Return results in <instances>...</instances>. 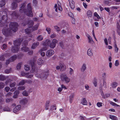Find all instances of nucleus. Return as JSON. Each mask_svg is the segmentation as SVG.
<instances>
[{
	"mask_svg": "<svg viewBox=\"0 0 120 120\" xmlns=\"http://www.w3.org/2000/svg\"><path fill=\"white\" fill-rule=\"evenodd\" d=\"M1 20L0 19V23L4 26L2 30V34L6 36H8L11 35L12 34V30L14 32H15L17 30L18 24L15 22H11L10 23L9 27L10 29L8 28V23L7 20L4 21V16H2L1 17Z\"/></svg>",
	"mask_w": 120,
	"mask_h": 120,
	"instance_id": "f257e3e1",
	"label": "nucleus"
},
{
	"mask_svg": "<svg viewBox=\"0 0 120 120\" xmlns=\"http://www.w3.org/2000/svg\"><path fill=\"white\" fill-rule=\"evenodd\" d=\"M26 3H24L21 4L20 5V11L22 13L24 12V14L30 16H33L32 12V8L31 4H28L26 8L25 7L26 5Z\"/></svg>",
	"mask_w": 120,
	"mask_h": 120,
	"instance_id": "f03ea898",
	"label": "nucleus"
},
{
	"mask_svg": "<svg viewBox=\"0 0 120 120\" xmlns=\"http://www.w3.org/2000/svg\"><path fill=\"white\" fill-rule=\"evenodd\" d=\"M22 41V39L20 38L13 41L14 46H13L11 49V51L14 53H17L20 48V45Z\"/></svg>",
	"mask_w": 120,
	"mask_h": 120,
	"instance_id": "7ed1b4c3",
	"label": "nucleus"
},
{
	"mask_svg": "<svg viewBox=\"0 0 120 120\" xmlns=\"http://www.w3.org/2000/svg\"><path fill=\"white\" fill-rule=\"evenodd\" d=\"M28 41H27L26 40L22 43V47L21 48V50L22 51L25 52H28L29 50V48L27 47L26 46L28 45Z\"/></svg>",
	"mask_w": 120,
	"mask_h": 120,
	"instance_id": "20e7f679",
	"label": "nucleus"
},
{
	"mask_svg": "<svg viewBox=\"0 0 120 120\" xmlns=\"http://www.w3.org/2000/svg\"><path fill=\"white\" fill-rule=\"evenodd\" d=\"M39 73V72L38 71L34 73L35 76L38 78H41V77L46 78L48 75L47 73H45V74H41L40 75Z\"/></svg>",
	"mask_w": 120,
	"mask_h": 120,
	"instance_id": "39448f33",
	"label": "nucleus"
},
{
	"mask_svg": "<svg viewBox=\"0 0 120 120\" xmlns=\"http://www.w3.org/2000/svg\"><path fill=\"white\" fill-rule=\"evenodd\" d=\"M61 79L63 81H65L66 83L70 82V79L65 75H62L61 76Z\"/></svg>",
	"mask_w": 120,
	"mask_h": 120,
	"instance_id": "423d86ee",
	"label": "nucleus"
},
{
	"mask_svg": "<svg viewBox=\"0 0 120 120\" xmlns=\"http://www.w3.org/2000/svg\"><path fill=\"white\" fill-rule=\"evenodd\" d=\"M20 2V1L18 0H14L11 4V7L12 9H16L17 7V3H19Z\"/></svg>",
	"mask_w": 120,
	"mask_h": 120,
	"instance_id": "0eeeda50",
	"label": "nucleus"
},
{
	"mask_svg": "<svg viewBox=\"0 0 120 120\" xmlns=\"http://www.w3.org/2000/svg\"><path fill=\"white\" fill-rule=\"evenodd\" d=\"M54 54V51L53 50L50 49L47 50L46 52V55L48 57H50Z\"/></svg>",
	"mask_w": 120,
	"mask_h": 120,
	"instance_id": "6e6552de",
	"label": "nucleus"
},
{
	"mask_svg": "<svg viewBox=\"0 0 120 120\" xmlns=\"http://www.w3.org/2000/svg\"><path fill=\"white\" fill-rule=\"evenodd\" d=\"M57 4L58 5V6H57V5L56 4L54 6V8H55V11L56 12H57V8H58L59 10L60 11H62V8L61 7V4L60 2H58Z\"/></svg>",
	"mask_w": 120,
	"mask_h": 120,
	"instance_id": "1a4fd4ad",
	"label": "nucleus"
},
{
	"mask_svg": "<svg viewBox=\"0 0 120 120\" xmlns=\"http://www.w3.org/2000/svg\"><path fill=\"white\" fill-rule=\"evenodd\" d=\"M58 42L57 40L56 39H53L52 41V42H51L50 46L51 48L53 49L55 47L56 44Z\"/></svg>",
	"mask_w": 120,
	"mask_h": 120,
	"instance_id": "9d476101",
	"label": "nucleus"
},
{
	"mask_svg": "<svg viewBox=\"0 0 120 120\" xmlns=\"http://www.w3.org/2000/svg\"><path fill=\"white\" fill-rule=\"evenodd\" d=\"M21 107L20 105H18L16 106L13 109V112L17 114L18 113V111L20 110Z\"/></svg>",
	"mask_w": 120,
	"mask_h": 120,
	"instance_id": "9b49d317",
	"label": "nucleus"
},
{
	"mask_svg": "<svg viewBox=\"0 0 120 120\" xmlns=\"http://www.w3.org/2000/svg\"><path fill=\"white\" fill-rule=\"evenodd\" d=\"M0 14L1 16L3 15L2 16H4V21H5L6 20H7L8 18L6 11H0Z\"/></svg>",
	"mask_w": 120,
	"mask_h": 120,
	"instance_id": "f8f14e48",
	"label": "nucleus"
},
{
	"mask_svg": "<svg viewBox=\"0 0 120 120\" xmlns=\"http://www.w3.org/2000/svg\"><path fill=\"white\" fill-rule=\"evenodd\" d=\"M69 1L71 8L72 9H74L75 8L74 2L72 0H69Z\"/></svg>",
	"mask_w": 120,
	"mask_h": 120,
	"instance_id": "ddd939ff",
	"label": "nucleus"
},
{
	"mask_svg": "<svg viewBox=\"0 0 120 120\" xmlns=\"http://www.w3.org/2000/svg\"><path fill=\"white\" fill-rule=\"evenodd\" d=\"M87 36L88 40V42L90 43L93 44L94 43L91 37L89 34H87Z\"/></svg>",
	"mask_w": 120,
	"mask_h": 120,
	"instance_id": "4468645a",
	"label": "nucleus"
},
{
	"mask_svg": "<svg viewBox=\"0 0 120 120\" xmlns=\"http://www.w3.org/2000/svg\"><path fill=\"white\" fill-rule=\"evenodd\" d=\"M86 64L84 63L83 64L81 68V71L82 72H84L86 70Z\"/></svg>",
	"mask_w": 120,
	"mask_h": 120,
	"instance_id": "2eb2a0df",
	"label": "nucleus"
},
{
	"mask_svg": "<svg viewBox=\"0 0 120 120\" xmlns=\"http://www.w3.org/2000/svg\"><path fill=\"white\" fill-rule=\"evenodd\" d=\"M92 50L91 48H90L87 50V54L90 56H92L93 55Z\"/></svg>",
	"mask_w": 120,
	"mask_h": 120,
	"instance_id": "dca6fc26",
	"label": "nucleus"
},
{
	"mask_svg": "<svg viewBox=\"0 0 120 120\" xmlns=\"http://www.w3.org/2000/svg\"><path fill=\"white\" fill-rule=\"evenodd\" d=\"M103 86L102 85H101L100 87V90H102L103 87L104 88H106V87L107 86V83L106 81L104 80L103 81Z\"/></svg>",
	"mask_w": 120,
	"mask_h": 120,
	"instance_id": "f3484780",
	"label": "nucleus"
},
{
	"mask_svg": "<svg viewBox=\"0 0 120 120\" xmlns=\"http://www.w3.org/2000/svg\"><path fill=\"white\" fill-rule=\"evenodd\" d=\"M34 23V22L33 21H29L28 23V26L29 27H31L33 26Z\"/></svg>",
	"mask_w": 120,
	"mask_h": 120,
	"instance_id": "a211bd4d",
	"label": "nucleus"
},
{
	"mask_svg": "<svg viewBox=\"0 0 120 120\" xmlns=\"http://www.w3.org/2000/svg\"><path fill=\"white\" fill-rule=\"evenodd\" d=\"M39 43L38 42L33 43L31 47V49H35L39 45Z\"/></svg>",
	"mask_w": 120,
	"mask_h": 120,
	"instance_id": "6ab92c4d",
	"label": "nucleus"
},
{
	"mask_svg": "<svg viewBox=\"0 0 120 120\" xmlns=\"http://www.w3.org/2000/svg\"><path fill=\"white\" fill-rule=\"evenodd\" d=\"M8 78V76H6L2 75H0V80L3 81L6 80Z\"/></svg>",
	"mask_w": 120,
	"mask_h": 120,
	"instance_id": "aec40b11",
	"label": "nucleus"
},
{
	"mask_svg": "<svg viewBox=\"0 0 120 120\" xmlns=\"http://www.w3.org/2000/svg\"><path fill=\"white\" fill-rule=\"evenodd\" d=\"M117 32L118 34L120 35V26L118 22H117Z\"/></svg>",
	"mask_w": 120,
	"mask_h": 120,
	"instance_id": "412c9836",
	"label": "nucleus"
},
{
	"mask_svg": "<svg viewBox=\"0 0 120 120\" xmlns=\"http://www.w3.org/2000/svg\"><path fill=\"white\" fill-rule=\"evenodd\" d=\"M27 102L28 101L27 99H23L20 101V103L22 104H26Z\"/></svg>",
	"mask_w": 120,
	"mask_h": 120,
	"instance_id": "4be33fe9",
	"label": "nucleus"
},
{
	"mask_svg": "<svg viewBox=\"0 0 120 120\" xmlns=\"http://www.w3.org/2000/svg\"><path fill=\"white\" fill-rule=\"evenodd\" d=\"M4 100L3 98H0V109L2 108V105L4 104Z\"/></svg>",
	"mask_w": 120,
	"mask_h": 120,
	"instance_id": "5701e85b",
	"label": "nucleus"
},
{
	"mask_svg": "<svg viewBox=\"0 0 120 120\" xmlns=\"http://www.w3.org/2000/svg\"><path fill=\"white\" fill-rule=\"evenodd\" d=\"M19 92L18 91H16L14 93V95L13 98H18V95L19 94Z\"/></svg>",
	"mask_w": 120,
	"mask_h": 120,
	"instance_id": "b1692460",
	"label": "nucleus"
},
{
	"mask_svg": "<svg viewBox=\"0 0 120 120\" xmlns=\"http://www.w3.org/2000/svg\"><path fill=\"white\" fill-rule=\"evenodd\" d=\"M60 65L61 69L62 71H64L65 70L66 68V66L64 64H60Z\"/></svg>",
	"mask_w": 120,
	"mask_h": 120,
	"instance_id": "393cba45",
	"label": "nucleus"
},
{
	"mask_svg": "<svg viewBox=\"0 0 120 120\" xmlns=\"http://www.w3.org/2000/svg\"><path fill=\"white\" fill-rule=\"evenodd\" d=\"M51 41L49 39L46 40L45 42L44 45L46 46H50Z\"/></svg>",
	"mask_w": 120,
	"mask_h": 120,
	"instance_id": "a878e982",
	"label": "nucleus"
},
{
	"mask_svg": "<svg viewBox=\"0 0 120 120\" xmlns=\"http://www.w3.org/2000/svg\"><path fill=\"white\" fill-rule=\"evenodd\" d=\"M81 103L83 105H87V104L86 100L85 98L82 99Z\"/></svg>",
	"mask_w": 120,
	"mask_h": 120,
	"instance_id": "bb28decb",
	"label": "nucleus"
},
{
	"mask_svg": "<svg viewBox=\"0 0 120 120\" xmlns=\"http://www.w3.org/2000/svg\"><path fill=\"white\" fill-rule=\"evenodd\" d=\"M117 83L116 82H114L112 83L111 84V86L112 88H116L117 86Z\"/></svg>",
	"mask_w": 120,
	"mask_h": 120,
	"instance_id": "cd10ccee",
	"label": "nucleus"
},
{
	"mask_svg": "<svg viewBox=\"0 0 120 120\" xmlns=\"http://www.w3.org/2000/svg\"><path fill=\"white\" fill-rule=\"evenodd\" d=\"M17 56L16 55L13 56L10 58V61H13L15 60L17 58Z\"/></svg>",
	"mask_w": 120,
	"mask_h": 120,
	"instance_id": "c85d7f7f",
	"label": "nucleus"
},
{
	"mask_svg": "<svg viewBox=\"0 0 120 120\" xmlns=\"http://www.w3.org/2000/svg\"><path fill=\"white\" fill-rule=\"evenodd\" d=\"M27 81L24 80H22L20 81L19 84V85H24L26 82Z\"/></svg>",
	"mask_w": 120,
	"mask_h": 120,
	"instance_id": "c756f323",
	"label": "nucleus"
},
{
	"mask_svg": "<svg viewBox=\"0 0 120 120\" xmlns=\"http://www.w3.org/2000/svg\"><path fill=\"white\" fill-rule=\"evenodd\" d=\"M38 71L37 69H35V66H33L32 67L31 69V72L32 73L34 72L35 73L36 72H37Z\"/></svg>",
	"mask_w": 120,
	"mask_h": 120,
	"instance_id": "7c9ffc66",
	"label": "nucleus"
},
{
	"mask_svg": "<svg viewBox=\"0 0 120 120\" xmlns=\"http://www.w3.org/2000/svg\"><path fill=\"white\" fill-rule=\"evenodd\" d=\"M43 61L41 58H39L38 60V63L39 65H41L43 63Z\"/></svg>",
	"mask_w": 120,
	"mask_h": 120,
	"instance_id": "2f4dec72",
	"label": "nucleus"
},
{
	"mask_svg": "<svg viewBox=\"0 0 120 120\" xmlns=\"http://www.w3.org/2000/svg\"><path fill=\"white\" fill-rule=\"evenodd\" d=\"M39 24H37L36 25L34 26L32 28V31H34L37 29L38 28L39 26Z\"/></svg>",
	"mask_w": 120,
	"mask_h": 120,
	"instance_id": "473e14b6",
	"label": "nucleus"
},
{
	"mask_svg": "<svg viewBox=\"0 0 120 120\" xmlns=\"http://www.w3.org/2000/svg\"><path fill=\"white\" fill-rule=\"evenodd\" d=\"M13 101L12 98H7L6 99V102L7 103L12 102Z\"/></svg>",
	"mask_w": 120,
	"mask_h": 120,
	"instance_id": "72a5a7b5",
	"label": "nucleus"
},
{
	"mask_svg": "<svg viewBox=\"0 0 120 120\" xmlns=\"http://www.w3.org/2000/svg\"><path fill=\"white\" fill-rule=\"evenodd\" d=\"M32 30H31L30 27H29L25 29V32L26 33L29 34L30 33Z\"/></svg>",
	"mask_w": 120,
	"mask_h": 120,
	"instance_id": "f704fd0d",
	"label": "nucleus"
},
{
	"mask_svg": "<svg viewBox=\"0 0 120 120\" xmlns=\"http://www.w3.org/2000/svg\"><path fill=\"white\" fill-rule=\"evenodd\" d=\"M47 48L46 47H44L41 49L39 51V52L40 53H45L44 51H45L47 50Z\"/></svg>",
	"mask_w": 120,
	"mask_h": 120,
	"instance_id": "c9c22d12",
	"label": "nucleus"
},
{
	"mask_svg": "<svg viewBox=\"0 0 120 120\" xmlns=\"http://www.w3.org/2000/svg\"><path fill=\"white\" fill-rule=\"evenodd\" d=\"M87 14L88 17H91L92 16V13L90 10H89L87 12Z\"/></svg>",
	"mask_w": 120,
	"mask_h": 120,
	"instance_id": "e433bc0d",
	"label": "nucleus"
},
{
	"mask_svg": "<svg viewBox=\"0 0 120 120\" xmlns=\"http://www.w3.org/2000/svg\"><path fill=\"white\" fill-rule=\"evenodd\" d=\"M110 118L111 119L113 120H118L117 118L114 116L110 115Z\"/></svg>",
	"mask_w": 120,
	"mask_h": 120,
	"instance_id": "4c0bfd02",
	"label": "nucleus"
},
{
	"mask_svg": "<svg viewBox=\"0 0 120 120\" xmlns=\"http://www.w3.org/2000/svg\"><path fill=\"white\" fill-rule=\"evenodd\" d=\"M25 88V86H19L18 88V89L19 90H24Z\"/></svg>",
	"mask_w": 120,
	"mask_h": 120,
	"instance_id": "58836bf2",
	"label": "nucleus"
},
{
	"mask_svg": "<svg viewBox=\"0 0 120 120\" xmlns=\"http://www.w3.org/2000/svg\"><path fill=\"white\" fill-rule=\"evenodd\" d=\"M22 64V62H20L17 64L16 66V68L17 69H19L20 68Z\"/></svg>",
	"mask_w": 120,
	"mask_h": 120,
	"instance_id": "ea45409f",
	"label": "nucleus"
},
{
	"mask_svg": "<svg viewBox=\"0 0 120 120\" xmlns=\"http://www.w3.org/2000/svg\"><path fill=\"white\" fill-rule=\"evenodd\" d=\"M114 46L115 48V52H118L119 49L117 47L116 44L115 42L114 43Z\"/></svg>",
	"mask_w": 120,
	"mask_h": 120,
	"instance_id": "a19ab883",
	"label": "nucleus"
},
{
	"mask_svg": "<svg viewBox=\"0 0 120 120\" xmlns=\"http://www.w3.org/2000/svg\"><path fill=\"white\" fill-rule=\"evenodd\" d=\"M4 83L3 82H0V89L3 88L5 86Z\"/></svg>",
	"mask_w": 120,
	"mask_h": 120,
	"instance_id": "79ce46f5",
	"label": "nucleus"
},
{
	"mask_svg": "<svg viewBox=\"0 0 120 120\" xmlns=\"http://www.w3.org/2000/svg\"><path fill=\"white\" fill-rule=\"evenodd\" d=\"M24 69L26 71H28L30 69V67L28 65H25L24 66Z\"/></svg>",
	"mask_w": 120,
	"mask_h": 120,
	"instance_id": "37998d69",
	"label": "nucleus"
},
{
	"mask_svg": "<svg viewBox=\"0 0 120 120\" xmlns=\"http://www.w3.org/2000/svg\"><path fill=\"white\" fill-rule=\"evenodd\" d=\"M43 39V37L41 35L39 36L37 38V39L38 41H41Z\"/></svg>",
	"mask_w": 120,
	"mask_h": 120,
	"instance_id": "c03bdc74",
	"label": "nucleus"
},
{
	"mask_svg": "<svg viewBox=\"0 0 120 120\" xmlns=\"http://www.w3.org/2000/svg\"><path fill=\"white\" fill-rule=\"evenodd\" d=\"M46 30L49 34H50V33L51 29L49 27H46Z\"/></svg>",
	"mask_w": 120,
	"mask_h": 120,
	"instance_id": "a18cd8bd",
	"label": "nucleus"
},
{
	"mask_svg": "<svg viewBox=\"0 0 120 120\" xmlns=\"http://www.w3.org/2000/svg\"><path fill=\"white\" fill-rule=\"evenodd\" d=\"M22 94L24 96H27L28 95V93L26 91H24L22 92Z\"/></svg>",
	"mask_w": 120,
	"mask_h": 120,
	"instance_id": "49530a36",
	"label": "nucleus"
},
{
	"mask_svg": "<svg viewBox=\"0 0 120 120\" xmlns=\"http://www.w3.org/2000/svg\"><path fill=\"white\" fill-rule=\"evenodd\" d=\"M74 94H71L70 96V103H71L72 101H71L73 100V98Z\"/></svg>",
	"mask_w": 120,
	"mask_h": 120,
	"instance_id": "de8ad7c7",
	"label": "nucleus"
},
{
	"mask_svg": "<svg viewBox=\"0 0 120 120\" xmlns=\"http://www.w3.org/2000/svg\"><path fill=\"white\" fill-rule=\"evenodd\" d=\"M11 109L8 107L5 108L4 109V110L5 111L10 112L11 111Z\"/></svg>",
	"mask_w": 120,
	"mask_h": 120,
	"instance_id": "09e8293b",
	"label": "nucleus"
},
{
	"mask_svg": "<svg viewBox=\"0 0 120 120\" xmlns=\"http://www.w3.org/2000/svg\"><path fill=\"white\" fill-rule=\"evenodd\" d=\"M5 4V3L4 2L1 1L0 2V7H2Z\"/></svg>",
	"mask_w": 120,
	"mask_h": 120,
	"instance_id": "8fccbe9b",
	"label": "nucleus"
},
{
	"mask_svg": "<svg viewBox=\"0 0 120 120\" xmlns=\"http://www.w3.org/2000/svg\"><path fill=\"white\" fill-rule=\"evenodd\" d=\"M94 16L96 17L98 19H99L100 18V17L97 13V12H95L94 13Z\"/></svg>",
	"mask_w": 120,
	"mask_h": 120,
	"instance_id": "3c124183",
	"label": "nucleus"
},
{
	"mask_svg": "<svg viewBox=\"0 0 120 120\" xmlns=\"http://www.w3.org/2000/svg\"><path fill=\"white\" fill-rule=\"evenodd\" d=\"M12 15L13 16H15L16 17H18V15L17 13L15 11L13 12L12 14Z\"/></svg>",
	"mask_w": 120,
	"mask_h": 120,
	"instance_id": "603ef678",
	"label": "nucleus"
},
{
	"mask_svg": "<svg viewBox=\"0 0 120 120\" xmlns=\"http://www.w3.org/2000/svg\"><path fill=\"white\" fill-rule=\"evenodd\" d=\"M110 104L113 106H120L119 105L112 102H111L110 103Z\"/></svg>",
	"mask_w": 120,
	"mask_h": 120,
	"instance_id": "864d4df0",
	"label": "nucleus"
},
{
	"mask_svg": "<svg viewBox=\"0 0 120 120\" xmlns=\"http://www.w3.org/2000/svg\"><path fill=\"white\" fill-rule=\"evenodd\" d=\"M30 64L31 66V67L33 66H34L35 64V61H34L33 60V61H31L30 62Z\"/></svg>",
	"mask_w": 120,
	"mask_h": 120,
	"instance_id": "5fc2aeb1",
	"label": "nucleus"
},
{
	"mask_svg": "<svg viewBox=\"0 0 120 120\" xmlns=\"http://www.w3.org/2000/svg\"><path fill=\"white\" fill-rule=\"evenodd\" d=\"M16 85V83L15 82H14L12 83H11L10 84V86L11 87H14Z\"/></svg>",
	"mask_w": 120,
	"mask_h": 120,
	"instance_id": "6e6d98bb",
	"label": "nucleus"
},
{
	"mask_svg": "<svg viewBox=\"0 0 120 120\" xmlns=\"http://www.w3.org/2000/svg\"><path fill=\"white\" fill-rule=\"evenodd\" d=\"M59 44L60 46L63 49L64 48V44L63 42H59Z\"/></svg>",
	"mask_w": 120,
	"mask_h": 120,
	"instance_id": "4d7b16f0",
	"label": "nucleus"
},
{
	"mask_svg": "<svg viewBox=\"0 0 120 120\" xmlns=\"http://www.w3.org/2000/svg\"><path fill=\"white\" fill-rule=\"evenodd\" d=\"M70 70L69 71V74L71 75H72L73 72L74 71L73 69L71 68H70Z\"/></svg>",
	"mask_w": 120,
	"mask_h": 120,
	"instance_id": "13d9d810",
	"label": "nucleus"
},
{
	"mask_svg": "<svg viewBox=\"0 0 120 120\" xmlns=\"http://www.w3.org/2000/svg\"><path fill=\"white\" fill-rule=\"evenodd\" d=\"M54 28L57 31H59L60 30V29L57 26H54Z\"/></svg>",
	"mask_w": 120,
	"mask_h": 120,
	"instance_id": "bf43d9fd",
	"label": "nucleus"
},
{
	"mask_svg": "<svg viewBox=\"0 0 120 120\" xmlns=\"http://www.w3.org/2000/svg\"><path fill=\"white\" fill-rule=\"evenodd\" d=\"M119 64V62L117 60H116V61L115 63V65L116 66H118Z\"/></svg>",
	"mask_w": 120,
	"mask_h": 120,
	"instance_id": "052dcab7",
	"label": "nucleus"
},
{
	"mask_svg": "<svg viewBox=\"0 0 120 120\" xmlns=\"http://www.w3.org/2000/svg\"><path fill=\"white\" fill-rule=\"evenodd\" d=\"M11 71V69H7L5 71V73H6L8 74V73H9Z\"/></svg>",
	"mask_w": 120,
	"mask_h": 120,
	"instance_id": "680f3d73",
	"label": "nucleus"
},
{
	"mask_svg": "<svg viewBox=\"0 0 120 120\" xmlns=\"http://www.w3.org/2000/svg\"><path fill=\"white\" fill-rule=\"evenodd\" d=\"M56 35L55 34H53L50 35V37L52 38H53L56 37Z\"/></svg>",
	"mask_w": 120,
	"mask_h": 120,
	"instance_id": "e2e57ef3",
	"label": "nucleus"
},
{
	"mask_svg": "<svg viewBox=\"0 0 120 120\" xmlns=\"http://www.w3.org/2000/svg\"><path fill=\"white\" fill-rule=\"evenodd\" d=\"M33 76V75L32 74L29 75H28L26 76V77L27 78H31Z\"/></svg>",
	"mask_w": 120,
	"mask_h": 120,
	"instance_id": "0e129e2a",
	"label": "nucleus"
},
{
	"mask_svg": "<svg viewBox=\"0 0 120 120\" xmlns=\"http://www.w3.org/2000/svg\"><path fill=\"white\" fill-rule=\"evenodd\" d=\"M102 103L101 102H98L97 104V106L99 107H100L102 106Z\"/></svg>",
	"mask_w": 120,
	"mask_h": 120,
	"instance_id": "69168bd1",
	"label": "nucleus"
},
{
	"mask_svg": "<svg viewBox=\"0 0 120 120\" xmlns=\"http://www.w3.org/2000/svg\"><path fill=\"white\" fill-rule=\"evenodd\" d=\"M5 59L4 56H1L0 57V60L3 61Z\"/></svg>",
	"mask_w": 120,
	"mask_h": 120,
	"instance_id": "338daca9",
	"label": "nucleus"
},
{
	"mask_svg": "<svg viewBox=\"0 0 120 120\" xmlns=\"http://www.w3.org/2000/svg\"><path fill=\"white\" fill-rule=\"evenodd\" d=\"M102 77L103 78L105 79L106 78V74L105 73H104L102 74Z\"/></svg>",
	"mask_w": 120,
	"mask_h": 120,
	"instance_id": "774afa93",
	"label": "nucleus"
}]
</instances>
